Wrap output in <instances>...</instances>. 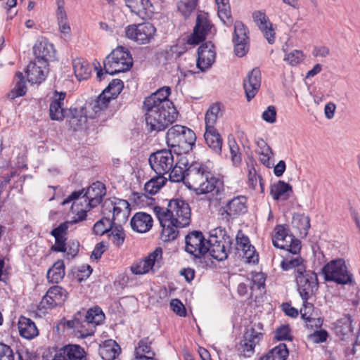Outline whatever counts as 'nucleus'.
Returning <instances> with one entry per match:
<instances>
[{
  "mask_svg": "<svg viewBox=\"0 0 360 360\" xmlns=\"http://www.w3.org/2000/svg\"><path fill=\"white\" fill-rule=\"evenodd\" d=\"M170 94L171 89L164 86L145 98L146 122L150 131H163L176 121L178 112L168 99Z\"/></svg>",
  "mask_w": 360,
  "mask_h": 360,
  "instance_id": "nucleus-1",
  "label": "nucleus"
},
{
  "mask_svg": "<svg viewBox=\"0 0 360 360\" xmlns=\"http://www.w3.org/2000/svg\"><path fill=\"white\" fill-rule=\"evenodd\" d=\"M109 233L108 236L115 245L120 247L123 244L125 233L121 224H113Z\"/></svg>",
  "mask_w": 360,
  "mask_h": 360,
  "instance_id": "nucleus-46",
  "label": "nucleus"
},
{
  "mask_svg": "<svg viewBox=\"0 0 360 360\" xmlns=\"http://www.w3.org/2000/svg\"><path fill=\"white\" fill-rule=\"evenodd\" d=\"M65 276V264L63 260L56 261L47 272L49 282L58 283Z\"/></svg>",
  "mask_w": 360,
  "mask_h": 360,
  "instance_id": "nucleus-42",
  "label": "nucleus"
},
{
  "mask_svg": "<svg viewBox=\"0 0 360 360\" xmlns=\"http://www.w3.org/2000/svg\"><path fill=\"white\" fill-rule=\"evenodd\" d=\"M111 98H108L107 95L103 96V92L99 95L97 99L92 104V110L95 112V114L98 113L103 110L105 109Z\"/></svg>",
  "mask_w": 360,
  "mask_h": 360,
  "instance_id": "nucleus-53",
  "label": "nucleus"
},
{
  "mask_svg": "<svg viewBox=\"0 0 360 360\" xmlns=\"http://www.w3.org/2000/svg\"><path fill=\"white\" fill-rule=\"evenodd\" d=\"M303 305L300 309V314L302 319H306L310 318V316H313L314 313V304L309 302V300H302Z\"/></svg>",
  "mask_w": 360,
  "mask_h": 360,
  "instance_id": "nucleus-58",
  "label": "nucleus"
},
{
  "mask_svg": "<svg viewBox=\"0 0 360 360\" xmlns=\"http://www.w3.org/2000/svg\"><path fill=\"white\" fill-rule=\"evenodd\" d=\"M220 110L219 105L214 104L210 107L205 113V129H216L214 124L217 122V115Z\"/></svg>",
  "mask_w": 360,
  "mask_h": 360,
  "instance_id": "nucleus-49",
  "label": "nucleus"
},
{
  "mask_svg": "<svg viewBox=\"0 0 360 360\" xmlns=\"http://www.w3.org/2000/svg\"><path fill=\"white\" fill-rule=\"evenodd\" d=\"M121 352L119 345L112 340H105L102 345L100 346L98 353L101 358L104 360L115 359Z\"/></svg>",
  "mask_w": 360,
  "mask_h": 360,
  "instance_id": "nucleus-32",
  "label": "nucleus"
},
{
  "mask_svg": "<svg viewBox=\"0 0 360 360\" xmlns=\"http://www.w3.org/2000/svg\"><path fill=\"white\" fill-rule=\"evenodd\" d=\"M297 290L302 300H310L318 289L319 283L316 274L311 271L295 275Z\"/></svg>",
  "mask_w": 360,
  "mask_h": 360,
  "instance_id": "nucleus-11",
  "label": "nucleus"
},
{
  "mask_svg": "<svg viewBox=\"0 0 360 360\" xmlns=\"http://www.w3.org/2000/svg\"><path fill=\"white\" fill-rule=\"evenodd\" d=\"M233 41H248V29L240 21H236L234 24Z\"/></svg>",
  "mask_w": 360,
  "mask_h": 360,
  "instance_id": "nucleus-51",
  "label": "nucleus"
},
{
  "mask_svg": "<svg viewBox=\"0 0 360 360\" xmlns=\"http://www.w3.org/2000/svg\"><path fill=\"white\" fill-rule=\"evenodd\" d=\"M304 59L302 51L299 50H293L286 53L283 60L292 66L297 65Z\"/></svg>",
  "mask_w": 360,
  "mask_h": 360,
  "instance_id": "nucleus-55",
  "label": "nucleus"
},
{
  "mask_svg": "<svg viewBox=\"0 0 360 360\" xmlns=\"http://www.w3.org/2000/svg\"><path fill=\"white\" fill-rule=\"evenodd\" d=\"M69 224H71L70 222H64L60 224L58 227L53 229L51 234L53 236H58V237H66L67 235V231L68 229Z\"/></svg>",
  "mask_w": 360,
  "mask_h": 360,
  "instance_id": "nucleus-64",
  "label": "nucleus"
},
{
  "mask_svg": "<svg viewBox=\"0 0 360 360\" xmlns=\"http://www.w3.org/2000/svg\"><path fill=\"white\" fill-rule=\"evenodd\" d=\"M113 224L114 223L109 217H104L94 224L93 230L96 235L102 236L109 233Z\"/></svg>",
  "mask_w": 360,
  "mask_h": 360,
  "instance_id": "nucleus-50",
  "label": "nucleus"
},
{
  "mask_svg": "<svg viewBox=\"0 0 360 360\" xmlns=\"http://www.w3.org/2000/svg\"><path fill=\"white\" fill-rule=\"evenodd\" d=\"M0 360H14L13 349L2 342H0Z\"/></svg>",
  "mask_w": 360,
  "mask_h": 360,
  "instance_id": "nucleus-57",
  "label": "nucleus"
},
{
  "mask_svg": "<svg viewBox=\"0 0 360 360\" xmlns=\"http://www.w3.org/2000/svg\"><path fill=\"white\" fill-rule=\"evenodd\" d=\"M163 264L162 250L161 248H156L143 259L134 263L130 269L134 274L142 275L150 272L158 271Z\"/></svg>",
  "mask_w": 360,
  "mask_h": 360,
  "instance_id": "nucleus-10",
  "label": "nucleus"
},
{
  "mask_svg": "<svg viewBox=\"0 0 360 360\" xmlns=\"http://www.w3.org/2000/svg\"><path fill=\"white\" fill-rule=\"evenodd\" d=\"M129 203L126 200L115 199V210L112 216L114 224L125 223L130 214Z\"/></svg>",
  "mask_w": 360,
  "mask_h": 360,
  "instance_id": "nucleus-30",
  "label": "nucleus"
},
{
  "mask_svg": "<svg viewBox=\"0 0 360 360\" xmlns=\"http://www.w3.org/2000/svg\"><path fill=\"white\" fill-rule=\"evenodd\" d=\"M151 168L158 175L168 174L174 163V155L169 150H161L152 153L149 158Z\"/></svg>",
  "mask_w": 360,
  "mask_h": 360,
  "instance_id": "nucleus-13",
  "label": "nucleus"
},
{
  "mask_svg": "<svg viewBox=\"0 0 360 360\" xmlns=\"http://www.w3.org/2000/svg\"><path fill=\"white\" fill-rule=\"evenodd\" d=\"M53 237L55 238V245L51 247V250L56 252H66V237Z\"/></svg>",
  "mask_w": 360,
  "mask_h": 360,
  "instance_id": "nucleus-63",
  "label": "nucleus"
},
{
  "mask_svg": "<svg viewBox=\"0 0 360 360\" xmlns=\"http://www.w3.org/2000/svg\"><path fill=\"white\" fill-rule=\"evenodd\" d=\"M65 96V92H55L49 106L51 120L60 121L64 118L63 105Z\"/></svg>",
  "mask_w": 360,
  "mask_h": 360,
  "instance_id": "nucleus-26",
  "label": "nucleus"
},
{
  "mask_svg": "<svg viewBox=\"0 0 360 360\" xmlns=\"http://www.w3.org/2000/svg\"><path fill=\"white\" fill-rule=\"evenodd\" d=\"M48 64L44 61L38 63L34 60L27 67V77L29 82L32 84H40L45 80L48 74Z\"/></svg>",
  "mask_w": 360,
  "mask_h": 360,
  "instance_id": "nucleus-22",
  "label": "nucleus"
},
{
  "mask_svg": "<svg viewBox=\"0 0 360 360\" xmlns=\"http://www.w3.org/2000/svg\"><path fill=\"white\" fill-rule=\"evenodd\" d=\"M79 312L84 314V320L91 325H94L95 329L96 326L102 323L105 319V315L100 307L89 309L87 311L83 309Z\"/></svg>",
  "mask_w": 360,
  "mask_h": 360,
  "instance_id": "nucleus-40",
  "label": "nucleus"
},
{
  "mask_svg": "<svg viewBox=\"0 0 360 360\" xmlns=\"http://www.w3.org/2000/svg\"><path fill=\"white\" fill-rule=\"evenodd\" d=\"M155 211L167 218H170L177 227L187 226L191 222V208L182 199H172L167 208L155 207Z\"/></svg>",
  "mask_w": 360,
  "mask_h": 360,
  "instance_id": "nucleus-5",
  "label": "nucleus"
},
{
  "mask_svg": "<svg viewBox=\"0 0 360 360\" xmlns=\"http://www.w3.org/2000/svg\"><path fill=\"white\" fill-rule=\"evenodd\" d=\"M105 194V184L96 181L89 186L85 191L84 189H82L72 192L62 202V205H67L72 200H79L80 204L83 202L86 203V208L92 209L102 202Z\"/></svg>",
  "mask_w": 360,
  "mask_h": 360,
  "instance_id": "nucleus-4",
  "label": "nucleus"
},
{
  "mask_svg": "<svg viewBox=\"0 0 360 360\" xmlns=\"http://www.w3.org/2000/svg\"><path fill=\"white\" fill-rule=\"evenodd\" d=\"M260 86L261 72L259 68H254L243 81V88L248 101L256 96Z\"/></svg>",
  "mask_w": 360,
  "mask_h": 360,
  "instance_id": "nucleus-23",
  "label": "nucleus"
},
{
  "mask_svg": "<svg viewBox=\"0 0 360 360\" xmlns=\"http://www.w3.org/2000/svg\"><path fill=\"white\" fill-rule=\"evenodd\" d=\"M156 214L162 228L160 233L161 240L164 242L174 240L178 236L177 229L179 227L176 226V224L171 221L170 218H167L159 212H156Z\"/></svg>",
  "mask_w": 360,
  "mask_h": 360,
  "instance_id": "nucleus-25",
  "label": "nucleus"
},
{
  "mask_svg": "<svg viewBox=\"0 0 360 360\" xmlns=\"http://www.w3.org/2000/svg\"><path fill=\"white\" fill-rule=\"evenodd\" d=\"M152 217L146 212H137L131 219V229L139 233L148 231L153 226Z\"/></svg>",
  "mask_w": 360,
  "mask_h": 360,
  "instance_id": "nucleus-29",
  "label": "nucleus"
},
{
  "mask_svg": "<svg viewBox=\"0 0 360 360\" xmlns=\"http://www.w3.org/2000/svg\"><path fill=\"white\" fill-rule=\"evenodd\" d=\"M53 360H86L85 352L77 345H68L58 349Z\"/></svg>",
  "mask_w": 360,
  "mask_h": 360,
  "instance_id": "nucleus-24",
  "label": "nucleus"
},
{
  "mask_svg": "<svg viewBox=\"0 0 360 360\" xmlns=\"http://www.w3.org/2000/svg\"><path fill=\"white\" fill-rule=\"evenodd\" d=\"M292 226L298 231L301 237H305L310 228V218L304 214H295L292 217Z\"/></svg>",
  "mask_w": 360,
  "mask_h": 360,
  "instance_id": "nucleus-39",
  "label": "nucleus"
},
{
  "mask_svg": "<svg viewBox=\"0 0 360 360\" xmlns=\"http://www.w3.org/2000/svg\"><path fill=\"white\" fill-rule=\"evenodd\" d=\"M167 182V178L162 175H158L155 177L151 178L145 184L144 190L146 193L150 195L156 194L160 189Z\"/></svg>",
  "mask_w": 360,
  "mask_h": 360,
  "instance_id": "nucleus-45",
  "label": "nucleus"
},
{
  "mask_svg": "<svg viewBox=\"0 0 360 360\" xmlns=\"http://www.w3.org/2000/svg\"><path fill=\"white\" fill-rule=\"evenodd\" d=\"M262 119L269 123H274L276 120V110L274 105H269L263 112L262 115Z\"/></svg>",
  "mask_w": 360,
  "mask_h": 360,
  "instance_id": "nucleus-59",
  "label": "nucleus"
},
{
  "mask_svg": "<svg viewBox=\"0 0 360 360\" xmlns=\"http://www.w3.org/2000/svg\"><path fill=\"white\" fill-rule=\"evenodd\" d=\"M266 277L264 274L262 272L255 273L252 276V288H257V289H260L261 288H264L265 285Z\"/></svg>",
  "mask_w": 360,
  "mask_h": 360,
  "instance_id": "nucleus-61",
  "label": "nucleus"
},
{
  "mask_svg": "<svg viewBox=\"0 0 360 360\" xmlns=\"http://www.w3.org/2000/svg\"><path fill=\"white\" fill-rule=\"evenodd\" d=\"M248 211L247 198L244 195H238L229 200L221 213L224 219L229 221Z\"/></svg>",
  "mask_w": 360,
  "mask_h": 360,
  "instance_id": "nucleus-17",
  "label": "nucleus"
},
{
  "mask_svg": "<svg viewBox=\"0 0 360 360\" xmlns=\"http://www.w3.org/2000/svg\"><path fill=\"white\" fill-rule=\"evenodd\" d=\"M124 87L123 82L119 79H112L108 86L103 91V96L107 95L111 99L116 98Z\"/></svg>",
  "mask_w": 360,
  "mask_h": 360,
  "instance_id": "nucleus-47",
  "label": "nucleus"
},
{
  "mask_svg": "<svg viewBox=\"0 0 360 360\" xmlns=\"http://www.w3.org/2000/svg\"><path fill=\"white\" fill-rule=\"evenodd\" d=\"M133 65V59L129 51L123 46L114 49L104 60L102 70L97 72V78L101 81L105 74L115 75L129 70Z\"/></svg>",
  "mask_w": 360,
  "mask_h": 360,
  "instance_id": "nucleus-3",
  "label": "nucleus"
},
{
  "mask_svg": "<svg viewBox=\"0 0 360 360\" xmlns=\"http://www.w3.org/2000/svg\"><path fill=\"white\" fill-rule=\"evenodd\" d=\"M289 355L286 345L280 343L269 350L268 353L261 357L259 360H286Z\"/></svg>",
  "mask_w": 360,
  "mask_h": 360,
  "instance_id": "nucleus-41",
  "label": "nucleus"
},
{
  "mask_svg": "<svg viewBox=\"0 0 360 360\" xmlns=\"http://www.w3.org/2000/svg\"><path fill=\"white\" fill-rule=\"evenodd\" d=\"M72 201H73V203L72 205V210L73 212H76V216H75V219L70 221L71 224L77 223V222L82 221L84 220L86 217L87 211L91 210L89 208H86V205L84 206L82 205V207L80 210H79L77 208V207L79 205V204L77 203L78 200H72ZM81 205H82V203Z\"/></svg>",
  "mask_w": 360,
  "mask_h": 360,
  "instance_id": "nucleus-54",
  "label": "nucleus"
},
{
  "mask_svg": "<svg viewBox=\"0 0 360 360\" xmlns=\"http://www.w3.org/2000/svg\"><path fill=\"white\" fill-rule=\"evenodd\" d=\"M262 330L260 323L246 329L243 338L240 340L238 347V351L240 356L249 358L255 354V347L263 338Z\"/></svg>",
  "mask_w": 360,
  "mask_h": 360,
  "instance_id": "nucleus-9",
  "label": "nucleus"
},
{
  "mask_svg": "<svg viewBox=\"0 0 360 360\" xmlns=\"http://www.w3.org/2000/svg\"><path fill=\"white\" fill-rule=\"evenodd\" d=\"M68 297V291L59 285L51 287L40 301L39 309H53L63 305Z\"/></svg>",
  "mask_w": 360,
  "mask_h": 360,
  "instance_id": "nucleus-14",
  "label": "nucleus"
},
{
  "mask_svg": "<svg viewBox=\"0 0 360 360\" xmlns=\"http://www.w3.org/2000/svg\"><path fill=\"white\" fill-rule=\"evenodd\" d=\"M229 146L231 155V160L233 165H239L241 162V157L239 153L238 146L237 145L236 142L233 139L232 140L229 139Z\"/></svg>",
  "mask_w": 360,
  "mask_h": 360,
  "instance_id": "nucleus-56",
  "label": "nucleus"
},
{
  "mask_svg": "<svg viewBox=\"0 0 360 360\" xmlns=\"http://www.w3.org/2000/svg\"><path fill=\"white\" fill-rule=\"evenodd\" d=\"M292 192V186L283 181L271 186L270 193L276 200H286Z\"/></svg>",
  "mask_w": 360,
  "mask_h": 360,
  "instance_id": "nucleus-36",
  "label": "nucleus"
},
{
  "mask_svg": "<svg viewBox=\"0 0 360 360\" xmlns=\"http://www.w3.org/2000/svg\"><path fill=\"white\" fill-rule=\"evenodd\" d=\"M274 231L272 243L276 248L286 250L292 255L300 252V240L295 238L292 234H289V230L285 225L276 226Z\"/></svg>",
  "mask_w": 360,
  "mask_h": 360,
  "instance_id": "nucleus-8",
  "label": "nucleus"
},
{
  "mask_svg": "<svg viewBox=\"0 0 360 360\" xmlns=\"http://www.w3.org/2000/svg\"><path fill=\"white\" fill-rule=\"evenodd\" d=\"M217 232V229L214 230ZM217 233H211L207 240L206 249L207 252L215 259L219 261L224 260L228 257V249L226 245L230 244V240H226L224 236L219 238Z\"/></svg>",
  "mask_w": 360,
  "mask_h": 360,
  "instance_id": "nucleus-16",
  "label": "nucleus"
},
{
  "mask_svg": "<svg viewBox=\"0 0 360 360\" xmlns=\"http://www.w3.org/2000/svg\"><path fill=\"white\" fill-rule=\"evenodd\" d=\"M218 8V16L227 25H231V11L229 0H215Z\"/></svg>",
  "mask_w": 360,
  "mask_h": 360,
  "instance_id": "nucleus-44",
  "label": "nucleus"
},
{
  "mask_svg": "<svg viewBox=\"0 0 360 360\" xmlns=\"http://www.w3.org/2000/svg\"><path fill=\"white\" fill-rule=\"evenodd\" d=\"M252 18L259 30L262 32L267 41L272 44L275 42L276 33L273 24L264 12L256 11L252 13Z\"/></svg>",
  "mask_w": 360,
  "mask_h": 360,
  "instance_id": "nucleus-20",
  "label": "nucleus"
},
{
  "mask_svg": "<svg viewBox=\"0 0 360 360\" xmlns=\"http://www.w3.org/2000/svg\"><path fill=\"white\" fill-rule=\"evenodd\" d=\"M295 257L286 256L281 262V266L284 271L295 270V275L300 274L306 271L304 259L297 253Z\"/></svg>",
  "mask_w": 360,
  "mask_h": 360,
  "instance_id": "nucleus-33",
  "label": "nucleus"
},
{
  "mask_svg": "<svg viewBox=\"0 0 360 360\" xmlns=\"http://www.w3.org/2000/svg\"><path fill=\"white\" fill-rule=\"evenodd\" d=\"M170 306L174 312L179 316H186V310L182 302L178 299H173L170 302Z\"/></svg>",
  "mask_w": 360,
  "mask_h": 360,
  "instance_id": "nucleus-60",
  "label": "nucleus"
},
{
  "mask_svg": "<svg viewBox=\"0 0 360 360\" xmlns=\"http://www.w3.org/2000/svg\"><path fill=\"white\" fill-rule=\"evenodd\" d=\"M197 67L205 71L210 68L215 60L216 52L212 42L208 41L202 44L198 49Z\"/></svg>",
  "mask_w": 360,
  "mask_h": 360,
  "instance_id": "nucleus-18",
  "label": "nucleus"
},
{
  "mask_svg": "<svg viewBox=\"0 0 360 360\" xmlns=\"http://www.w3.org/2000/svg\"><path fill=\"white\" fill-rule=\"evenodd\" d=\"M186 174L187 186L198 195H205L210 204H217L224 198V184L214 176L209 164L193 162L188 166Z\"/></svg>",
  "mask_w": 360,
  "mask_h": 360,
  "instance_id": "nucleus-2",
  "label": "nucleus"
},
{
  "mask_svg": "<svg viewBox=\"0 0 360 360\" xmlns=\"http://www.w3.org/2000/svg\"><path fill=\"white\" fill-rule=\"evenodd\" d=\"M130 11L142 19L148 16V10L152 6L149 0H124Z\"/></svg>",
  "mask_w": 360,
  "mask_h": 360,
  "instance_id": "nucleus-35",
  "label": "nucleus"
},
{
  "mask_svg": "<svg viewBox=\"0 0 360 360\" xmlns=\"http://www.w3.org/2000/svg\"><path fill=\"white\" fill-rule=\"evenodd\" d=\"M18 330L21 337L31 340L39 334V330L33 321L25 316H20L18 320Z\"/></svg>",
  "mask_w": 360,
  "mask_h": 360,
  "instance_id": "nucleus-31",
  "label": "nucleus"
},
{
  "mask_svg": "<svg viewBox=\"0 0 360 360\" xmlns=\"http://www.w3.org/2000/svg\"><path fill=\"white\" fill-rule=\"evenodd\" d=\"M155 32V27L150 22L130 25L125 29L126 37L140 44L150 42Z\"/></svg>",
  "mask_w": 360,
  "mask_h": 360,
  "instance_id": "nucleus-12",
  "label": "nucleus"
},
{
  "mask_svg": "<svg viewBox=\"0 0 360 360\" xmlns=\"http://www.w3.org/2000/svg\"><path fill=\"white\" fill-rule=\"evenodd\" d=\"M257 146V153L259 155V160L264 165L270 167L271 165V157L273 155V152L270 146L266 141L261 138L256 140Z\"/></svg>",
  "mask_w": 360,
  "mask_h": 360,
  "instance_id": "nucleus-37",
  "label": "nucleus"
},
{
  "mask_svg": "<svg viewBox=\"0 0 360 360\" xmlns=\"http://www.w3.org/2000/svg\"><path fill=\"white\" fill-rule=\"evenodd\" d=\"M188 167V161L186 157H181L178 161L174 163L172 169L169 172V179L172 182L183 181L186 184V176L187 175V169Z\"/></svg>",
  "mask_w": 360,
  "mask_h": 360,
  "instance_id": "nucleus-28",
  "label": "nucleus"
},
{
  "mask_svg": "<svg viewBox=\"0 0 360 360\" xmlns=\"http://www.w3.org/2000/svg\"><path fill=\"white\" fill-rule=\"evenodd\" d=\"M73 69L75 77L79 81L89 79L92 72L89 63L82 58L73 60Z\"/></svg>",
  "mask_w": 360,
  "mask_h": 360,
  "instance_id": "nucleus-38",
  "label": "nucleus"
},
{
  "mask_svg": "<svg viewBox=\"0 0 360 360\" xmlns=\"http://www.w3.org/2000/svg\"><path fill=\"white\" fill-rule=\"evenodd\" d=\"M34 60L38 63L44 61L48 64V61L54 58L55 49L53 45L48 41H39L35 44L33 47Z\"/></svg>",
  "mask_w": 360,
  "mask_h": 360,
  "instance_id": "nucleus-27",
  "label": "nucleus"
},
{
  "mask_svg": "<svg viewBox=\"0 0 360 360\" xmlns=\"http://www.w3.org/2000/svg\"><path fill=\"white\" fill-rule=\"evenodd\" d=\"M212 25L205 15H198L196 19V25L193 34L188 38V44L192 45L198 44L205 40L206 35L210 31Z\"/></svg>",
  "mask_w": 360,
  "mask_h": 360,
  "instance_id": "nucleus-21",
  "label": "nucleus"
},
{
  "mask_svg": "<svg viewBox=\"0 0 360 360\" xmlns=\"http://www.w3.org/2000/svg\"><path fill=\"white\" fill-rule=\"evenodd\" d=\"M259 176L257 175L256 170L253 167H251L248 169V184L249 186L256 190L257 186V182H259Z\"/></svg>",
  "mask_w": 360,
  "mask_h": 360,
  "instance_id": "nucleus-62",
  "label": "nucleus"
},
{
  "mask_svg": "<svg viewBox=\"0 0 360 360\" xmlns=\"http://www.w3.org/2000/svg\"><path fill=\"white\" fill-rule=\"evenodd\" d=\"M111 98H108L107 95L103 96V92L99 95L97 99L92 104V110L95 112V114L98 113L103 110L105 109Z\"/></svg>",
  "mask_w": 360,
  "mask_h": 360,
  "instance_id": "nucleus-52",
  "label": "nucleus"
},
{
  "mask_svg": "<svg viewBox=\"0 0 360 360\" xmlns=\"http://www.w3.org/2000/svg\"><path fill=\"white\" fill-rule=\"evenodd\" d=\"M16 81L14 88L8 94V97L10 99H15V98L24 96L27 92V86L24 80V76L22 72H18L16 73Z\"/></svg>",
  "mask_w": 360,
  "mask_h": 360,
  "instance_id": "nucleus-43",
  "label": "nucleus"
},
{
  "mask_svg": "<svg viewBox=\"0 0 360 360\" xmlns=\"http://www.w3.org/2000/svg\"><path fill=\"white\" fill-rule=\"evenodd\" d=\"M186 251L195 257L200 258L207 252L206 240L202 233L193 231L186 236Z\"/></svg>",
  "mask_w": 360,
  "mask_h": 360,
  "instance_id": "nucleus-15",
  "label": "nucleus"
},
{
  "mask_svg": "<svg viewBox=\"0 0 360 360\" xmlns=\"http://www.w3.org/2000/svg\"><path fill=\"white\" fill-rule=\"evenodd\" d=\"M326 281H333L340 285H351L354 282L353 274L348 270L343 259H333L323 268Z\"/></svg>",
  "mask_w": 360,
  "mask_h": 360,
  "instance_id": "nucleus-6",
  "label": "nucleus"
},
{
  "mask_svg": "<svg viewBox=\"0 0 360 360\" xmlns=\"http://www.w3.org/2000/svg\"><path fill=\"white\" fill-rule=\"evenodd\" d=\"M196 136L193 130L189 128L176 124L168 129L166 135V142L171 148L179 147L188 150L194 145Z\"/></svg>",
  "mask_w": 360,
  "mask_h": 360,
  "instance_id": "nucleus-7",
  "label": "nucleus"
},
{
  "mask_svg": "<svg viewBox=\"0 0 360 360\" xmlns=\"http://www.w3.org/2000/svg\"><path fill=\"white\" fill-rule=\"evenodd\" d=\"M134 354V360L147 356H155L154 352L151 350L150 343L147 340H141L139 342L138 346L135 348Z\"/></svg>",
  "mask_w": 360,
  "mask_h": 360,
  "instance_id": "nucleus-48",
  "label": "nucleus"
},
{
  "mask_svg": "<svg viewBox=\"0 0 360 360\" xmlns=\"http://www.w3.org/2000/svg\"><path fill=\"white\" fill-rule=\"evenodd\" d=\"M83 316L82 312H77L72 320L65 323V326L68 328L73 329L75 335L82 338L92 335L95 332L94 325L85 321Z\"/></svg>",
  "mask_w": 360,
  "mask_h": 360,
  "instance_id": "nucleus-19",
  "label": "nucleus"
},
{
  "mask_svg": "<svg viewBox=\"0 0 360 360\" xmlns=\"http://www.w3.org/2000/svg\"><path fill=\"white\" fill-rule=\"evenodd\" d=\"M204 139L209 148L217 154L221 153L223 139L216 129H206Z\"/></svg>",
  "mask_w": 360,
  "mask_h": 360,
  "instance_id": "nucleus-34",
  "label": "nucleus"
}]
</instances>
